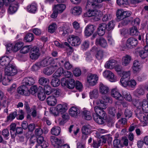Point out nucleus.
I'll return each mask as SVG.
<instances>
[{
	"label": "nucleus",
	"mask_w": 148,
	"mask_h": 148,
	"mask_svg": "<svg viewBox=\"0 0 148 148\" xmlns=\"http://www.w3.org/2000/svg\"><path fill=\"white\" fill-rule=\"evenodd\" d=\"M9 57L7 56H3L0 58V64L3 66L7 67L9 65V64L11 61Z\"/></svg>",
	"instance_id": "obj_22"
},
{
	"label": "nucleus",
	"mask_w": 148,
	"mask_h": 148,
	"mask_svg": "<svg viewBox=\"0 0 148 148\" xmlns=\"http://www.w3.org/2000/svg\"><path fill=\"white\" fill-rule=\"evenodd\" d=\"M130 74L131 73L130 71L123 72V75L121 78L126 79V80H129L130 77Z\"/></svg>",
	"instance_id": "obj_56"
},
{
	"label": "nucleus",
	"mask_w": 148,
	"mask_h": 148,
	"mask_svg": "<svg viewBox=\"0 0 148 148\" xmlns=\"http://www.w3.org/2000/svg\"><path fill=\"white\" fill-rule=\"evenodd\" d=\"M89 46V42L88 40H86L81 45V48L84 50H86L88 49Z\"/></svg>",
	"instance_id": "obj_60"
},
{
	"label": "nucleus",
	"mask_w": 148,
	"mask_h": 148,
	"mask_svg": "<svg viewBox=\"0 0 148 148\" xmlns=\"http://www.w3.org/2000/svg\"><path fill=\"white\" fill-rule=\"evenodd\" d=\"M103 99L105 101H103L102 100H98L97 103L99 104H103L104 105L105 104V103H112V100L111 99H110L109 97H108L106 96L104 97L103 98Z\"/></svg>",
	"instance_id": "obj_45"
},
{
	"label": "nucleus",
	"mask_w": 148,
	"mask_h": 148,
	"mask_svg": "<svg viewBox=\"0 0 148 148\" xmlns=\"http://www.w3.org/2000/svg\"><path fill=\"white\" fill-rule=\"evenodd\" d=\"M38 82L40 85L45 86L49 83V80L47 78L41 77L39 79Z\"/></svg>",
	"instance_id": "obj_33"
},
{
	"label": "nucleus",
	"mask_w": 148,
	"mask_h": 148,
	"mask_svg": "<svg viewBox=\"0 0 148 148\" xmlns=\"http://www.w3.org/2000/svg\"><path fill=\"white\" fill-rule=\"evenodd\" d=\"M140 67V63L138 61L136 60L134 61L132 68L134 73H136L139 71Z\"/></svg>",
	"instance_id": "obj_27"
},
{
	"label": "nucleus",
	"mask_w": 148,
	"mask_h": 148,
	"mask_svg": "<svg viewBox=\"0 0 148 148\" xmlns=\"http://www.w3.org/2000/svg\"><path fill=\"white\" fill-rule=\"evenodd\" d=\"M53 67H47L43 71L44 73L47 75H50L52 74L54 72Z\"/></svg>",
	"instance_id": "obj_38"
},
{
	"label": "nucleus",
	"mask_w": 148,
	"mask_h": 148,
	"mask_svg": "<svg viewBox=\"0 0 148 148\" xmlns=\"http://www.w3.org/2000/svg\"><path fill=\"white\" fill-rule=\"evenodd\" d=\"M103 0H88L86 4L87 8H101L102 5H99L97 3H100L103 2Z\"/></svg>",
	"instance_id": "obj_11"
},
{
	"label": "nucleus",
	"mask_w": 148,
	"mask_h": 148,
	"mask_svg": "<svg viewBox=\"0 0 148 148\" xmlns=\"http://www.w3.org/2000/svg\"><path fill=\"white\" fill-rule=\"evenodd\" d=\"M96 29L95 25L92 24H88L85 27L84 33L85 36L88 37L91 36L94 32Z\"/></svg>",
	"instance_id": "obj_14"
},
{
	"label": "nucleus",
	"mask_w": 148,
	"mask_h": 148,
	"mask_svg": "<svg viewBox=\"0 0 148 148\" xmlns=\"http://www.w3.org/2000/svg\"><path fill=\"white\" fill-rule=\"evenodd\" d=\"M34 38V35L32 33L27 34L24 38L26 42H30L33 41Z\"/></svg>",
	"instance_id": "obj_37"
},
{
	"label": "nucleus",
	"mask_w": 148,
	"mask_h": 148,
	"mask_svg": "<svg viewBox=\"0 0 148 148\" xmlns=\"http://www.w3.org/2000/svg\"><path fill=\"white\" fill-rule=\"evenodd\" d=\"M131 14L130 11H124L122 10H118L116 15L117 19L120 20H123L125 18L129 16Z\"/></svg>",
	"instance_id": "obj_9"
},
{
	"label": "nucleus",
	"mask_w": 148,
	"mask_h": 148,
	"mask_svg": "<svg viewBox=\"0 0 148 148\" xmlns=\"http://www.w3.org/2000/svg\"><path fill=\"white\" fill-rule=\"evenodd\" d=\"M140 57L142 59H145L147 57L148 55V51L145 50H141L139 52Z\"/></svg>",
	"instance_id": "obj_54"
},
{
	"label": "nucleus",
	"mask_w": 148,
	"mask_h": 148,
	"mask_svg": "<svg viewBox=\"0 0 148 148\" xmlns=\"http://www.w3.org/2000/svg\"><path fill=\"white\" fill-rule=\"evenodd\" d=\"M68 41L72 46H77L79 45L81 42L79 37L73 35H69L68 39Z\"/></svg>",
	"instance_id": "obj_5"
},
{
	"label": "nucleus",
	"mask_w": 148,
	"mask_h": 148,
	"mask_svg": "<svg viewBox=\"0 0 148 148\" xmlns=\"http://www.w3.org/2000/svg\"><path fill=\"white\" fill-rule=\"evenodd\" d=\"M130 34L132 36L138 35L139 32L136 27L134 26L130 28Z\"/></svg>",
	"instance_id": "obj_47"
},
{
	"label": "nucleus",
	"mask_w": 148,
	"mask_h": 148,
	"mask_svg": "<svg viewBox=\"0 0 148 148\" xmlns=\"http://www.w3.org/2000/svg\"><path fill=\"white\" fill-rule=\"evenodd\" d=\"M23 45V42H22L20 41L17 42L13 48V51L17 52L21 48Z\"/></svg>",
	"instance_id": "obj_43"
},
{
	"label": "nucleus",
	"mask_w": 148,
	"mask_h": 148,
	"mask_svg": "<svg viewBox=\"0 0 148 148\" xmlns=\"http://www.w3.org/2000/svg\"><path fill=\"white\" fill-rule=\"evenodd\" d=\"M64 68L67 70H69L72 67V65L68 61H65L64 65Z\"/></svg>",
	"instance_id": "obj_64"
},
{
	"label": "nucleus",
	"mask_w": 148,
	"mask_h": 148,
	"mask_svg": "<svg viewBox=\"0 0 148 148\" xmlns=\"http://www.w3.org/2000/svg\"><path fill=\"white\" fill-rule=\"evenodd\" d=\"M64 69L62 68H59L53 75V77H60L61 75H63Z\"/></svg>",
	"instance_id": "obj_39"
},
{
	"label": "nucleus",
	"mask_w": 148,
	"mask_h": 148,
	"mask_svg": "<svg viewBox=\"0 0 148 148\" xmlns=\"http://www.w3.org/2000/svg\"><path fill=\"white\" fill-rule=\"evenodd\" d=\"M66 8V6L65 5L62 4H58L54 5L53 8V10L59 14L62 13Z\"/></svg>",
	"instance_id": "obj_21"
},
{
	"label": "nucleus",
	"mask_w": 148,
	"mask_h": 148,
	"mask_svg": "<svg viewBox=\"0 0 148 148\" xmlns=\"http://www.w3.org/2000/svg\"><path fill=\"white\" fill-rule=\"evenodd\" d=\"M99 86V92L101 94L106 95L109 93L110 90L107 86L103 84H100Z\"/></svg>",
	"instance_id": "obj_19"
},
{
	"label": "nucleus",
	"mask_w": 148,
	"mask_h": 148,
	"mask_svg": "<svg viewBox=\"0 0 148 148\" xmlns=\"http://www.w3.org/2000/svg\"><path fill=\"white\" fill-rule=\"evenodd\" d=\"M104 52L102 50H99L96 53L95 56L98 60L101 59L103 57Z\"/></svg>",
	"instance_id": "obj_53"
},
{
	"label": "nucleus",
	"mask_w": 148,
	"mask_h": 148,
	"mask_svg": "<svg viewBox=\"0 0 148 148\" xmlns=\"http://www.w3.org/2000/svg\"><path fill=\"white\" fill-rule=\"evenodd\" d=\"M61 84L63 86H66L69 89H72L75 87V80L73 79L66 80L63 78L61 80Z\"/></svg>",
	"instance_id": "obj_6"
},
{
	"label": "nucleus",
	"mask_w": 148,
	"mask_h": 148,
	"mask_svg": "<svg viewBox=\"0 0 148 148\" xmlns=\"http://www.w3.org/2000/svg\"><path fill=\"white\" fill-rule=\"evenodd\" d=\"M69 112L70 115L76 117L80 113V111L77 108L72 107L69 109Z\"/></svg>",
	"instance_id": "obj_24"
},
{
	"label": "nucleus",
	"mask_w": 148,
	"mask_h": 148,
	"mask_svg": "<svg viewBox=\"0 0 148 148\" xmlns=\"http://www.w3.org/2000/svg\"><path fill=\"white\" fill-rule=\"evenodd\" d=\"M45 94L43 91H39L38 94V99L41 101L44 100L46 98Z\"/></svg>",
	"instance_id": "obj_51"
},
{
	"label": "nucleus",
	"mask_w": 148,
	"mask_h": 148,
	"mask_svg": "<svg viewBox=\"0 0 148 148\" xmlns=\"http://www.w3.org/2000/svg\"><path fill=\"white\" fill-rule=\"evenodd\" d=\"M101 138L102 139V143H105L106 142L107 138L112 139V137L110 136V134H106L105 135L102 136Z\"/></svg>",
	"instance_id": "obj_62"
},
{
	"label": "nucleus",
	"mask_w": 148,
	"mask_h": 148,
	"mask_svg": "<svg viewBox=\"0 0 148 148\" xmlns=\"http://www.w3.org/2000/svg\"><path fill=\"white\" fill-rule=\"evenodd\" d=\"M60 132V128L59 127H53L51 130V132L52 134L55 135H58Z\"/></svg>",
	"instance_id": "obj_41"
},
{
	"label": "nucleus",
	"mask_w": 148,
	"mask_h": 148,
	"mask_svg": "<svg viewBox=\"0 0 148 148\" xmlns=\"http://www.w3.org/2000/svg\"><path fill=\"white\" fill-rule=\"evenodd\" d=\"M122 95L124 99L126 100L130 101L132 100V97L130 94L125 91H123Z\"/></svg>",
	"instance_id": "obj_50"
},
{
	"label": "nucleus",
	"mask_w": 148,
	"mask_h": 148,
	"mask_svg": "<svg viewBox=\"0 0 148 148\" xmlns=\"http://www.w3.org/2000/svg\"><path fill=\"white\" fill-rule=\"evenodd\" d=\"M90 97L91 99L97 98L99 96L98 90L97 89H95L89 93Z\"/></svg>",
	"instance_id": "obj_36"
},
{
	"label": "nucleus",
	"mask_w": 148,
	"mask_h": 148,
	"mask_svg": "<svg viewBox=\"0 0 148 148\" xmlns=\"http://www.w3.org/2000/svg\"><path fill=\"white\" fill-rule=\"evenodd\" d=\"M60 92V90L53 88L51 94L53 95L52 96H53L56 98L59 97Z\"/></svg>",
	"instance_id": "obj_58"
},
{
	"label": "nucleus",
	"mask_w": 148,
	"mask_h": 148,
	"mask_svg": "<svg viewBox=\"0 0 148 148\" xmlns=\"http://www.w3.org/2000/svg\"><path fill=\"white\" fill-rule=\"evenodd\" d=\"M101 140L100 139H98L97 140H93V147L95 148H98L101 146Z\"/></svg>",
	"instance_id": "obj_52"
},
{
	"label": "nucleus",
	"mask_w": 148,
	"mask_h": 148,
	"mask_svg": "<svg viewBox=\"0 0 148 148\" xmlns=\"http://www.w3.org/2000/svg\"><path fill=\"white\" fill-rule=\"evenodd\" d=\"M40 56V53L38 47H34L31 49L29 53L30 58L31 59L33 60H36Z\"/></svg>",
	"instance_id": "obj_10"
},
{
	"label": "nucleus",
	"mask_w": 148,
	"mask_h": 148,
	"mask_svg": "<svg viewBox=\"0 0 148 148\" xmlns=\"http://www.w3.org/2000/svg\"><path fill=\"white\" fill-rule=\"evenodd\" d=\"M111 93L113 97L119 100H121L123 99V97L116 89L112 90Z\"/></svg>",
	"instance_id": "obj_20"
},
{
	"label": "nucleus",
	"mask_w": 148,
	"mask_h": 148,
	"mask_svg": "<svg viewBox=\"0 0 148 148\" xmlns=\"http://www.w3.org/2000/svg\"><path fill=\"white\" fill-rule=\"evenodd\" d=\"M138 43L137 39L135 38L131 37L129 38L127 42L126 45L127 47L135 46Z\"/></svg>",
	"instance_id": "obj_23"
},
{
	"label": "nucleus",
	"mask_w": 148,
	"mask_h": 148,
	"mask_svg": "<svg viewBox=\"0 0 148 148\" xmlns=\"http://www.w3.org/2000/svg\"><path fill=\"white\" fill-rule=\"evenodd\" d=\"M106 25V29L108 31H110L113 29L115 25L114 22L113 20L111 21Z\"/></svg>",
	"instance_id": "obj_48"
},
{
	"label": "nucleus",
	"mask_w": 148,
	"mask_h": 148,
	"mask_svg": "<svg viewBox=\"0 0 148 148\" xmlns=\"http://www.w3.org/2000/svg\"><path fill=\"white\" fill-rule=\"evenodd\" d=\"M31 48V47L30 46H24L21 50L20 52L23 54L26 53L29 51Z\"/></svg>",
	"instance_id": "obj_57"
},
{
	"label": "nucleus",
	"mask_w": 148,
	"mask_h": 148,
	"mask_svg": "<svg viewBox=\"0 0 148 148\" xmlns=\"http://www.w3.org/2000/svg\"><path fill=\"white\" fill-rule=\"evenodd\" d=\"M27 9L28 12L34 13L36 10L37 5L35 3H32L27 6Z\"/></svg>",
	"instance_id": "obj_40"
},
{
	"label": "nucleus",
	"mask_w": 148,
	"mask_h": 148,
	"mask_svg": "<svg viewBox=\"0 0 148 148\" xmlns=\"http://www.w3.org/2000/svg\"><path fill=\"white\" fill-rule=\"evenodd\" d=\"M111 18L112 16L110 14H106L103 16L102 20L103 22H105L111 20Z\"/></svg>",
	"instance_id": "obj_63"
},
{
	"label": "nucleus",
	"mask_w": 148,
	"mask_h": 148,
	"mask_svg": "<svg viewBox=\"0 0 148 148\" xmlns=\"http://www.w3.org/2000/svg\"><path fill=\"white\" fill-rule=\"evenodd\" d=\"M57 28V25L56 23H53L50 25L48 27V31L51 33L55 32Z\"/></svg>",
	"instance_id": "obj_49"
},
{
	"label": "nucleus",
	"mask_w": 148,
	"mask_h": 148,
	"mask_svg": "<svg viewBox=\"0 0 148 148\" xmlns=\"http://www.w3.org/2000/svg\"><path fill=\"white\" fill-rule=\"evenodd\" d=\"M35 82V81L33 77H27L24 78L23 80L22 84L29 86L33 85Z\"/></svg>",
	"instance_id": "obj_17"
},
{
	"label": "nucleus",
	"mask_w": 148,
	"mask_h": 148,
	"mask_svg": "<svg viewBox=\"0 0 148 148\" xmlns=\"http://www.w3.org/2000/svg\"><path fill=\"white\" fill-rule=\"evenodd\" d=\"M17 10V8L13 4H11L9 7L8 9L9 12L11 14L15 13Z\"/></svg>",
	"instance_id": "obj_55"
},
{
	"label": "nucleus",
	"mask_w": 148,
	"mask_h": 148,
	"mask_svg": "<svg viewBox=\"0 0 148 148\" xmlns=\"http://www.w3.org/2000/svg\"><path fill=\"white\" fill-rule=\"evenodd\" d=\"M73 25L74 28L76 30V32L79 33H81L82 29L80 27V25L78 22L74 21L73 23Z\"/></svg>",
	"instance_id": "obj_46"
},
{
	"label": "nucleus",
	"mask_w": 148,
	"mask_h": 148,
	"mask_svg": "<svg viewBox=\"0 0 148 148\" xmlns=\"http://www.w3.org/2000/svg\"><path fill=\"white\" fill-rule=\"evenodd\" d=\"M124 114L125 117L129 118L132 116V112L131 110L126 109L125 110Z\"/></svg>",
	"instance_id": "obj_61"
},
{
	"label": "nucleus",
	"mask_w": 148,
	"mask_h": 148,
	"mask_svg": "<svg viewBox=\"0 0 148 148\" xmlns=\"http://www.w3.org/2000/svg\"><path fill=\"white\" fill-rule=\"evenodd\" d=\"M50 64L55 67H58V65H60V63L57 64H55L54 60L52 58L47 57L43 58L40 63L33 65L32 67V69L33 71H36L40 68V66L44 67Z\"/></svg>",
	"instance_id": "obj_2"
},
{
	"label": "nucleus",
	"mask_w": 148,
	"mask_h": 148,
	"mask_svg": "<svg viewBox=\"0 0 148 148\" xmlns=\"http://www.w3.org/2000/svg\"><path fill=\"white\" fill-rule=\"evenodd\" d=\"M5 72V75L8 76H14L18 72L16 67L12 65H9L6 67Z\"/></svg>",
	"instance_id": "obj_7"
},
{
	"label": "nucleus",
	"mask_w": 148,
	"mask_h": 148,
	"mask_svg": "<svg viewBox=\"0 0 148 148\" xmlns=\"http://www.w3.org/2000/svg\"><path fill=\"white\" fill-rule=\"evenodd\" d=\"M116 63V62L114 60H111L107 62L105 64V67L107 68L112 69Z\"/></svg>",
	"instance_id": "obj_32"
},
{
	"label": "nucleus",
	"mask_w": 148,
	"mask_h": 148,
	"mask_svg": "<svg viewBox=\"0 0 148 148\" xmlns=\"http://www.w3.org/2000/svg\"><path fill=\"white\" fill-rule=\"evenodd\" d=\"M50 140L55 148H70L69 146L68 145H63L64 142L61 139L58 138L55 136H51Z\"/></svg>",
	"instance_id": "obj_3"
},
{
	"label": "nucleus",
	"mask_w": 148,
	"mask_h": 148,
	"mask_svg": "<svg viewBox=\"0 0 148 148\" xmlns=\"http://www.w3.org/2000/svg\"><path fill=\"white\" fill-rule=\"evenodd\" d=\"M46 102L48 105L53 106L56 104L57 100L56 98L54 96H50L47 98Z\"/></svg>",
	"instance_id": "obj_25"
},
{
	"label": "nucleus",
	"mask_w": 148,
	"mask_h": 148,
	"mask_svg": "<svg viewBox=\"0 0 148 148\" xmlns=\"http://www.w3.org/2000/svg\"><path fill=\"white\" fill-rule=\"evenodd\" d=\"M87 81L90 85L94 86L95 84L98 80V77L96 74H89L87 76Z\"/></svg>",
	"instance_id": "obj_13"
},
{
	"label": "nucleus",
	"mask_w": 148,
	"mask_h": 148,
	"mask_svg": "<svg viewBox=\"0 0 148 148\" xmlns=\"http://www.w3.org/2000/svg\"><path fill=\"white\" fill-rule=\"evenodd\" d=\"M136 116L140 119L142 122L145 123L147 120V118L146 115L143 113V111L140 108H139L138 106L137 108L135 111Z\"/></svg>",
	"instance_id": "obj_8"
},
{
	"label": "nucleus",
	"mask_w": 148,
	"mask_h": 148,
	"mask_svg": "<svg viewBox=\"0 0 148 148\" xmlns=\"http://www.w3.org/2000/svg\"><path fill=\"white\" fill-rule=\"evenodd\" d=\"M82 134H89L91 132L90 127L89 125H84L82 128Z\"/></svg>",
	"instance_id": "obj_35"
},
{
	"label": "nucleus",
	"mask_w": 148,
	"mask_h": 148,
	"mask_svg": "<svg viewBox=\"0 0 148 148\" xmlns=\"http://www.w3.org/2000/svg\"><path fill=\"white\" fill-rule=\"evenodd\" d=\"M66 108V104H58L51 111V112L54 116H57L59 113L62 114L65 112L67 110Z\"/></svg>",
	"instance_id": "obj_4"
},
{
	"label": "nucleus",
	"mask_w": 148,
	"mask_h": 148,
	"mask_svg": "<svg viewBox=\"0 0 148 148\" xmlns=\"http://www.w3.org/2000/svg\"><path fill=\"white\" fill-rule=\"evenodd\" d=\"M106 24L105 23H102L99 25L97 32L99 36H102L105 34L106 29Z\"/></svg>",
	"instance_id": "obj_18"
},
{
	"label": "nucleus",
	"mask_w": 148,
	"mask_h": 148,
	"mask_svg": "<svg viewBox=\"0 0 148 148\" xmlns=\"http://www.w3.org/2000/svg\"><path fill=\"white\" fill-rule=\"evenodd\" d=\"M18 115L16 110L12 112L7 117V121L8 122L12 121Z\"/></svg>",
	"instance_id": "obj_31"
},
{
	"label": "nucleus",
	"mask_w": 148,
	"mask_h": 148,
	"mask_svg": "<svg viewBox=\"0 0 148 148\" xmlns=\"http://www.w3.org/2000/svg\"><path fill=\"white\" fill-rule=\"evenodd\" d=\"M95 43L96 45H99L103 48H106L108 46L106 40L103 37H100L96 39Z\"/></svg>",
	"instance_id": "obj_16"
},
{
	"label": "nucleus",
	"mask_w": 148,
	"mask_h": 148,
	"mask_svg": "<svg viewBox=\"0 0 148 148\" xmlns=\"http://www.w3.org/2000/svg\"><path fill=\"white\" fill-rule=\"evenodd\" d=\"M131 57L129 55H127L123 57L122 59V63L124 66H127L130 62L131 60Z\"/></svg>",
	"instance_id": "obj_29"
},
{
	"label": "nucleus",
	"mask_w": 148,
	"mask_h": 148,
	"mask_svg": "<svg viewBox=\"0 0 148 148\" xmlns=\"http://www.w3.org/2000/svg\"><path fill=\"white\" fill-rule=\"evenodd\" d=\"M51 82V85L53 87L58 86L60 83V82L59 79L56 77H54Z\"/></svg>",
	"instance_id": "obj_44"
},
{
	"label": "nucleus",
	"mask_w": 148,
	"mask_h": 148,
	"mask_svg": "<svg viewBox=\"0 0 148 148\" xmlns=\"http://www.w3.org/2000/svg\"><path fill=\"white\" fill-rule=\"evenodd\" d=\"M82 116L84 119L88 121L90 120L92 118L90 112L87 110L82 112Z\"/></svg>",
	"instance_id": "obj_30"
},
{
	"label": "nucleus",
	"mask_w": 148,
	"mask_h": 148,
	"mask_svg": "<svg viewBox=\"0 0 148 148\" xmlns=\"http://www.w3.org/2000/svg\"><path fill=\"white\" fill-rule=\"evenodd\" d=\"M101 105L95 106L94 110L95 113L92 114V117L97 123L99 124H104L106 118V114L103 110V108L100 107Z\"/></svg>",
	"instance_id": "obj_1"
},
{
	"label": "nucleus",
	"mask_w": 148,
	"mask_h": 148,
	"mask_svg": "<svg viewBox=\"0 0 148 148\" xmlns=\"http://www.w3.org/2000/svg\"><path fill=\"white\" fill-rule=\"evenodd\" d=\"M17 92L19 94L25 96H29L30 94L29 89L25 85H22L19 87L17 89Z\"/></svg>",
	"instance_id": "obj_12"
},
{
	"label": "nucleus",
	"mask_w": 148,
	"mask_h": 148,
	"mask_svg": "<svg viewBox=\"0 0 148 148\" xmlns=\"http://www.w3.org/2000/svg\"><path fill=\"white\" fill-rule=\"evenodd\" d=\"M142 108L143 112L146 113H148V101L146 100H143L141 103Z\"/></svg>",
	"instance_id": "obj_34"
},
{
	"label": "nucleus",
	"mask_w": 148,
	"mask_h": 148,
	"mask_svg": "<svg viewBox=\"0 0 148 148\" xmlns=\"http://www.w3.org/2000/svg\"><path fill=\"white\" fill-rule=\"evenodd\" d=\"M53 89L51 88L50 86L47 85L45 86L44 90H42V91H43L46 94L49 95L51 94Z\"/></svg>",
	"instance_id": "obj_42"
},
{
	"label": "nucleus",
	"mask_w": 148,
	"mask_h": 148,
	"mask_svg": "<svg viewBox=\"0 0 148 148\" xmlns=\"http://www.w3.org/2000/svg\"><path fill=\"white\" fill-rule=\"evenodd\" d=\"M38 90L37 86L36 85H34L31 87L29 92L30 93H31L32 95H34L37 92Z\"/></svg>",
	"instance_id": "obj_59"
},
{
	"label": "nucleus",
	"mask_w": 148,
	"mask_h": 148,
	"mask_svg": "<svg viewBox=\"0 0 148 148\" xmlns=\"http://www.w3.org/2000/svg\"><path fill=\"white\" fill-rule=\"evenodd\" d=\"M82 12V8L79 6H76L71 10V13L75 16H78Z\"/></svg>",
	"instance_id": "obj_26"
},
{
	"label": "nucleus",
	"mask_w": 148,
	"mask_h": 148,
	"mask_svg": "<svg viewBox=\"0 0 148 148\" xmlns=\"http://www.w3.org/2000/svg\"><path fill=\"white\" fill-rule=\"evenodd\" d=\"M104 77L107 78L111 82H113L116 81V77L113 73L109 71H106L103 73Z\"/></svg>",
	"instance_id": "obj_15"
},
{
	"label": "nucleus",
	"mask_w": 148,
	"mask_h": 148,
	"mask_svg": "<svg viewBox=\"0 0 148 148\" xmlns=\"http://www.w3.org/2000/svg\"><path fill=\"white\" fill-rule=\"evenodd\" d=\"M59 34L62 36H64L68 33V28L67 26L63 25L58 28Z\"/></svg>",
	"instance_id": "obj_28"
}]
</instances>
